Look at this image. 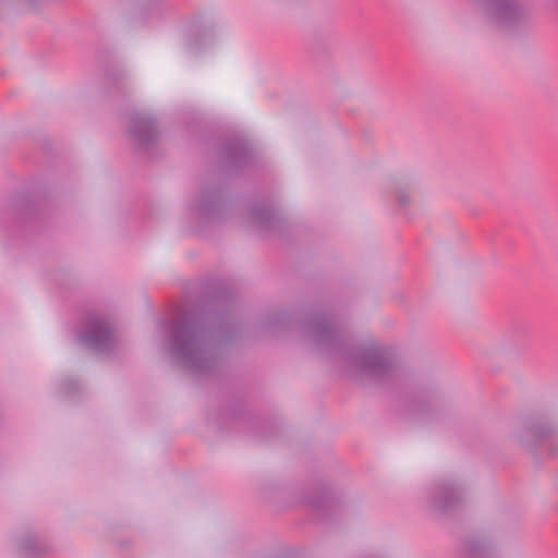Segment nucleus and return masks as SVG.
Here are the masks:
<instances>
[{"label": "nucleus", "instance_id": "obj_4", "mask_svg": "<svg viewBox=\"0 0 558 558\" xmlns=\"http://www.w3.org/2000/svg\"><path fill=\"white\" fill-rule=\"evenodd\" d=\"M292 320L299 327H304L305 338L311 343L314 337V311L311 304L295 306L291 315L281 308L269 311L260 322V329L269 336L278 337L289 328Z\"/></svg>", "mask_w": 558, "mask_h": 558}, {"label": "nucleus", "instance_id": "obj_10", "mask_svg": "<svg viewBox=\"0 0 558 558\" xmlns=\"http://www.w3.org/2000/svg\"><path fill=\"white\" fill-rule=\"evenodd\" d=\"M19 546L21 551L27 557H34L47 551V546L39 537L31 533L21 538Z\"/></svg>", "mask_w": 558, "mask_h": 558}, {"label": "nucleus", "instance_id": "obj_7", "mask_svg": "<svg viewBox=\"0 0 558 558\" xmlns=\"http://www.w3.org/2000/svg\"><path fill=\"white\" fill-rule=\"evenodd\" d=\"M222 166L228 170H238L247 165H256L258 154L241 138L228 141L220 151Z\"/></svg>", "mask_w": 558, "mask_h": 558}, {"label": "nucleus", "instance_id": "obj_6", "mask_svg": "<svg viewBox=\"0 0 558 558\" xmlns=\"http://www.w3.org/2000/svg\"><path fill=\"white\" fill-rule=\"evenodd\" d=\"M77 339L88 349L104 353L113 347V331L110 324L101 317H90L85 330L77 335Z\"/></svg>", "mask_w": 558, "mask_h": 558}, {"label": "nucleus", "instance_id": "obj_1", "mask_svg": "<svg viewBox=\"0 0 558 558\" xmlns=\"http://www.w3.org/2000/svg\"><path fill=\"white\" fill-rule=\"evenodd\" d=\"M236 333L232 317L217 310H201L183 317L172 330L173 361L196 375H214L223 364L225 344Z\"/></svg>", "mask_w": 558, "mask_h": 558}, {"label": "nucleus", "instance_id": "obj_12", "mask_svg": "<svg viewBox=\"0 0 558 558\" xmlns=\"http://www.w3.org/2000/svg\"><path fill=\"white\" fill-rule=\"evenodd\" d=\"M300 499H301L304 504H306V505H308V506H312V505H313V500H312V498H311V497H308V496L300 495Z\"/></svg>", "mask_w": 558, "mask_h": 558}, {"label": "nucleus", "instance_id": "obj_13", "mask_svg": "<svg viewBox=\"0 0 558 558\" xmlns=\"http://www.w3.org/2000/svg\"><path fill=\"white\" fill-rule=\"evenodd\" d=\"M554 3H555V7H556V9L558 11V0H554Z\"/></svg>", "mask_w": 558, "mask_h": 558}, {"label": "nucleus", "instance_id": "obj_3", "mask_svg": "<svg viewBox=\"0 0 558 558\" xmlns=\"http://www.w3.org/2000/svg\"><path fill=\"white\" fill-rule=\"evenodd\" d=\"M125 132L132 145L138 150L155 147L161 138L158 119L143 108H131L125 113Z\"/></svg>", "mask_w": 558, "mask_h": 558}, {"label": "nucleus", "instance_id": "obj_11", "mask_svg": "<svg viewBox=\"0 0 558 558\" xmlns=\"http://www.w3.org/2000/svg\"><path fill=\"white\" fill-rule=\"evenodd\" d=\"M78 381L73 378H66L61 384V390L65 397L69 396L72 391L78 389Z\"/></svg>", "mask_w": 558, "mask_h": 558}, {"label": "nucleus", "instance_id": "obj_2", "mask_svg": "<svg viewBox=\"0 0 558 558\" xmlns=\"http://www.w3.org/2000/svg\"><path fill=\"white\" fill-rule=\"evenodd\" d=\"M492 26L501 31H515L532 22L531 10L520 0H470Z\"/></svg>", "mask_w": 558, "mask_h": 558}, {"label": "nucleus", "instance_id": "obj_9", "mask_svg": "<svg viewBox=\"0 0 558 558\" xmlns=\"http://www.w3.org/2000/svg\"><path fill=\"white\" fill-rule=\"evenodd\" d=\"M215 36V29L211 23L203 19H196L192 22L185 38L186 48L190 51H197L209 44Z\"/></svg>", "mask_w": 558, "mask_h": 558}, {"label": "nucleus", "instance_id": "obj_5", "mask_svg": "<svg viewBox=\"0 0 558 558\" xmlns=\"http://www.w3.org/2000/svg\"><path fill=\"white\" fill-rule=\"evenodd\" d=\"M192 208L201 219L219 222L227 217L229 203L220 185L206 184L202 186Z\"/></svg>", "mask_w": 558, "mask_h": 558}, {"label": "nucleus", "instance_id": "obj_8", "mask_svg": "<svg viewBox=\"0 0 558 558\" xmlns=\"http://www.w3.org/2000/svg\"><path fill=\"white\" fill-rule=\"evenodd\" d=\"M253 225L265 234L283 235L288 230V221L277 211L264 205H254L250 209Z\"/></svg>", "mask_w": 558, "mask_h": 558}]
</instances>
